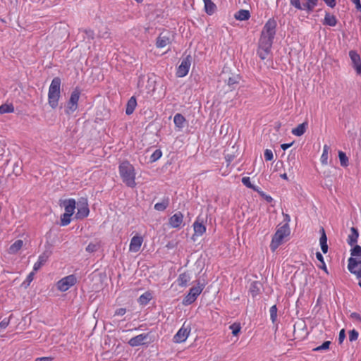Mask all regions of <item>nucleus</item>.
<instances>
[{
	"mask_svg": "<svg viewBox=\"0 0 361 361\" xmlns=\"http://www.w3.org/2000/svg\"><path fill=\"white\" fill-rule=\"evenodd\" d=\"M169 199L164 200L161 202H157L154 204V209L157 211H164L169 206Z\"/></svg>",
	"mask_w": 361,
	"mask_h": 361,
	"instance_id": "36",
	"label": "nucleus"
},
{
	"mask_svg": "<svg viewBox=\"0 0 361 361\" xmlns=\"http://www.w3.org/2000/svg\"><path fill=\"white\" fill-rule=\"evenodd\" d=\"M71 216L70 214L64 213L61 216V225L63 226H68L71 221Z\"/></svg>",
	"mask_w": 361,
	"mask_h": 361,
	"instance_id": "38",
	"label": "nucleus"
},
{
	"mask_svg": "<svg viewBox=\"0 0 361 361\" xmlns=\"http://www.w3.org/2000/svg\"><path fill=\"white\" fill-rule=\"evenodd\" d=\"M61 80L59 77H55L51 80L48 91V104L52 109L59 106L61 97Z\"/></svg>",
	"mask_w": 361,
	"mask_h": 361,
	"instance_id": "2",
	"label": "nucleus"
},
{
	"mask_svg": "<svg viewBox=\"0 0 361 361\" xmlns=\"http://www.w3.org/2000/svg\"><path fill=\"white\" fill-rule=\"evenodd\" d=\"M324 3L330 8H333L336 6V0H323Z\"/></svg>",
	"mask_w": 361,
	"mask_h": 361,
	"instance_id": "53",
	"label": "nucleus"
},
{
	"mask_svg": "<svg viewBox=\"0 0 361 361\" xmlns=\"http://www.w3.org/2000/svg\"><path fill=\"white\" fill-rule=\"evenodd\" d=\"M240 80V77L237 74H232L227 80H225L227 85L233 90L235 85H238Z\"/></svg>",
	"mask_w": 361,
	"mask_h": 361,
	"instance_id": "26",
	"label": "nucleus"
},
{
	"mask_svg": "<svg viewBox=\"0 0 361 361\" xmlns=\"http://www.w3.org/2000/svg\"><path fill=\"white\" fill-rule=\"evenodd\" d=\"M162 156V152L160 149H156L150 157V161L154 162L159 159Z\"/></svg>",
	"mask_w": 361,
	"mask_h": 361,
	"instance_id": "40",
	"label": "nucleus"
},
{
	"mask_svg": "<svg viewBox=\"0 0 361 361\" xmlns=\"http://www.w3.org/2000/svg\"><path fill=\"white\" fill-rule=\"evenodd\" d=\"M359 236L358 231L355 227L350 228V233L348 236L347 242L350 245H353L357 243Z\"/></svg>",
	"mask_w": 361,
	"mask_h": 361,
	"instance_id": "24",
	"label": "nucleus"
},
{
	"mask_svg": "<svg viewBox=\"0 0 361 361\" xmlns=\"http://www.w3.org/2000/svg\"><path fill=\"white\" fill-rule=\"evenodd\" d=\"M99 248V245L96 243H90L87 247H86V251L88 252H96Z\"/></svg>",
	"mask_w": 361,
	"mask_h": 361,
	"instance_id": "45",
	"label": "nucleus"
},
{
	"mask_svg": "<svg viewBox=\"0 0 361 361\" xmlns=\"http://www.w3.org/2000/svg\"><path fill=\"white\" fill-rule=\"evenodd\" d=\"M331 344V342L327 341L324 342L321 345L317 346V348H314V351H321L324 350H327L329 348V345Z\"/></svg>",
	"mask_w": 361,
	"mask_h": 361,
	"instance_id": "43",
	"label": "nucleus"
},
{
	"mask_svg": "<svg viewBox=\"0 0 361 361\" xmlns=\"http://www.w3.org/2000/svg\"><path fill=\"white\" fill-rule=\"evenodd\" d=\"M322 234L319 239L321 249L324 253H326L328 251L327 238L325 234L324 228H322Z\"/></svg>",
	"mask_w": 361,
	"mask_h": 361,
	"instance_id": "34",
	"label": "nucleus"
},
{
	"mask_svg": "<svg viewBox=\"0 0 361 361\" xmlns=\"http://www.w3.org/2000/svg\"><path fill=\"white\" fill-rule=\"evenodd\" d=\"M358 336H359V334L356 330L353 329V330L350 331L349 336H348L350 341H356L358 338Z\"/></svg>",
	"mask_w": 361,
	"mask_h": 361,
	"instance_id": "50",
	"label": "nucleus"
},
{
	"mask_svg": "<svg viewBox=\"0 0 361 361\" xmlns=\"http://www.w3.org/2000/svg\"><path fill=\"white\" fill-rule=\"evenodd\" d=\"M355 5L357 11H361V3L360 0H350Z\"/></svg>",
	"mask_w": 361,
	"mask_h": 361,
	"instance_id": "56",
	"label": "nucleus"
},
{
	"mask_svg": "<svg viewBox=\"0 0 361 361\" xmlns=\"http://www.w3.org/2000/svg\"><path fill=\"white\" fill-rule=\"evenodd\" d=\"M269 312H270V318H271V320L272 321V322H274L276 319V317H277V307H276V305H273L270 307V310H269Z\"/></svg>",
	"mask_w": 361,
	"mask_h": 361,
	"instance_id": "42",
	"label": "nucleus"
},
{
	"mask_svg": "<svg viewBox=\"0 0 361 361\" xmlns=\"http://www.w3.org/2000/svg\"><path fill=\"white\" fill-rule=\"evenodd\" d=\"M11 317H12V315H11L8 318H4L0 322V330L5 329L8 326Z\"/></svg>",
	"mask_w": 361,
	"mask_h": 361,
	"instance_id": "44",
	"label": "nucleus"
},
{
	"mask_svg": "<svg viewBox=\"0 0 361 361\" xmlns=\"http://www.w3.org/2000/svg\"><path fill=\"white\" fill-rule=\"evenodd\" d=\"M242 183L244 185H245L248 188H251L255 191H258V190L251 183L250 178L248 176L243 177Z\"/></svg>",
	"mask_w": 361,
	"mask_h": 361,
	"instance_id": "39",
	"label": "nucleus"
},
{
	"mask_svg": "<svg viewBox=\"0 0 361 361\" xmlns=\"http://www.w3.org/2000/svg\"><path fill=\"white\" fill-rule=\"evenodd\" d=\"M273 39L260 37L257 54L262 60L266 59L271 52Z\"/></svg>",
	"mask_w": 361,
	"mask_h": 361,
	"instance_id": "4",
	"label": "nucleus"
},
{
	"mask_svg": "<svg viewBox=\"0 0 361 361\" xmlns=\"http://www.w3.org/2000/svg\"><path fill=\"white\" fill-rule=\"evenodd\" d=\"M110 34L108 31H105L104 33H99V37L102 38H108L109 37Z\"/></svg>",
	"mask_w": 361,
	"mask_h": 361,
	"instance_id": "60",
	"label": "nucleus"
},
{
	"mask_svg": "<svg viewBox=\"0 0 361 361\" xmlns=\"http://www.w3.org/2000/svg\"><path fill=\"white\" fill-rule=\"evenodd\" d=\"M77 283V278L74 274H71L60 279L57 283V289L61 292L68 290Z\"/></svg>",
	"mask_w": 361,
	"mask_h": 361,
	"instance_id": "9",
	"label": "nucleus"
},
{
	"mask_svg": "<svg viewBox=\"0 0 361 361\" xmlns=\"http://www.w3.org/2000/svg\"><path fill=\"white\" fill-rule=\"evenodd\" d=\"M234 17L238 20H247L250 18V13L248 10L240 9L235 13Z\"/></svg>",
	"mask_w": 361,
	"mask_h": 361,
	"instance_id": "28",
	"label": "nucleus"
},
{
	"mask_svg": "<svg viewBox=\"0 0 361 361\" xmlns=\"http://www.w3.org/2000/svg\"><path fill=\"white\" fill-rule=\"evenodd\" d=\"M260 195L264 197V199L268 202H271L273 200V198L270 195H265L264 192H260Z\"/></svg>",
	"mask_w": 361,
	"mask_h": 361,
	"instance_id": "59",
	"label": "nucleus"
},
{
	"mask_svg": "<svg viewBox=\"0 0 361 361\" xmlns=\"http://www.w3.org/2000/svg\"><path fill=\"white\" fill-rule=\"evenodd\" d=\"M190 279L191 277L190 274L187 272H184L178 276L176 282L179 286L185 287L188 284Z\"/></svg>",
	"mask_w": 361,
	"mask_h": 361,
	"instance_id": "22",
	"label": "nucleus"
},
{
	"mask_svg": "<svg viewBox=\"0 0 361 361\" xmlns=\"http://www.w3.org/2000/svg\"><path fill=\"white\" fill-rule=\"evenodd\" d=\"M191 331V326L190 324L184 322L173 336V341L177 343H180L186 341Z\"/></svg>",
	"mask_w": 361,
	"mask_h": 361,
	"instance_id": "10",
	"label": "nucleus"
},
{
	"mask_svg": "<svg viewBox=\"0 0 361 361\" xmlns=\"http://www.w3.org/2000/svg\"><path fill=\"white\" fill-rule=\"evenodd\" d=\"M349 56L351 60L352 66L356 71L357 75H361V58L356 51L350 50Z\"/></svg>",
	"mask_w": 361,
	"mask_h": 361,
	"instance_id": "15",
	"label": "nucleus"
},
{
	"mask_svg": "<svg viewBox=\"0 0 361 361\" xmlns=\"http://www.w3.org/2000/svg\"><path fill=\"white\" fill-rule=\"evenodd\" d=\"M204 288V285L200 283H198L197 286L192 287L190 289L189 293L183 298L182 302L183 305H189L193 303L201 294Z\"/></svg>",
	"mask_w": 361,
	"mask_h": 361,
	"instance_id": "8",
	"label": "nucleus"
},
{
	"mask_svg": "<svg viewBox=\"0 0 361 361\" xmlns=\"http://www.w3.org/2000/svg\"><path fill=\"white\" fill-rule=\"evenodd\" d=\"M257 282H254L251 285L250 291L252 297H255L256 295H257L259 294V289L257 288Z\"/></svg>",
	"mask_w": 361,
	"mask_h": 361,
	"instance_id": "49",
	"label": "nucleus"
},
{
	"mask_svg": "<svg viewBox=\"0 0 361 361\" xmlns=\"http://www.w3.org/2000/svg\"><path fill=\"white\" fill-rule=\"evenodd\" d=\"M47 6H52L59 4L60 0H41Z\"/></svg>",
	"mask_w": 361,
	"mask_h": 361,
	"instance_id": "52",
	"label": "nucleus"
},
{
	"mask_svg": "<svg viewBox=\"0 0 361 361\" xmlns=\"http://www.w3.org/2000/svg\"><path fill=\"white\" fill-rule=\"evenodd\" d=\"M148 338L147 334H141L135 337L131 338L128 344L132 347H136L145 343V341Z\"/></svg>",
	"mask_w": 361,
	"mask_h": 361,
	"instance_id": "19",
	"label": "nucleus"
},
{
	"mask_svg": "<svg viewBox=\"0 0 361 361\" xmlns=\"http://www.w3.org/2000/svg\"><path fill=\"white\" fill-rule=\"evenodd\" d=\"M90 209L87 199L82 198L78 203V211L75 216L76 219H83L89 216Z\"/></svg>",
	"mask_w": 361,
	"mask_h": 361,
	"instance_id": "11",
	"label": "nucleus"
},
{
	"mask_svg": "<svg viewBox=\"0 0 361 361\" xmlns=\"http://www.w3.org/2000/svg\"><path fill=\"white\" fill-rule=\"evenodd\" d=\"M80 97V90L78 88L74 89L66 103L65 107L66 114L71 115L78 109Z\"/></svg>",
	"mask_w": 361,
	"mask_h": 361,
	"instance_id": "7",
	"label": "nucleus"
},
{
	"mask_svg": "<svg viewBox=\"0 0 361 361\" xmlns=\"http://www.w3.org/2000/svg\"><path fill=\"white\" fill-rule=\"evenodd\" d=\"M350 318L357 324H361V315L357 312H352L350 315Z\"/></svg>",
	"mask_w": 361,
	"mask_h": 361,
	"instance_id": "46",
	"label": "nucleus"
},
{
	"mask_svg": "<svg viewBox=\"0 0 361 361\" xmlns=\"http://www.w3.org/2000/svg\"><path fill=\"white\" fill-rule=\"evenodd\" d=\"M186 120L181 114H176L173 117V122L176 128L182 129Z\"/></svg>",
	"mask_w": 361,
	"mask_h": 361,
	"instance_id": "30",
	"label": "nucleus"
},
{
	"mask_svg": "<svg viewBox=\"0 0 361 361\" xmlns=\"http://www.w3.org/2000/svg\"><path fill=\"white\" fill-rule=\"evenodd\" d=\"M53 357H40L35 359V361H52Z\"/></svg>",
	"mask_w": 361,
	"mask_h": 361,
	"instance_id": "57",
	"label": "nucleus"
},
{
	"mask_svg": "<svg viewBox=\"0 0 361 361\" xmlns=\"http://www.w3.org/2000/svg\"><path fill=\"white\" fill-rule=\"evenodd\" d=\"M48 255L44 253L39 256L37 261L34 264L33 270L37 271L48 260Z\"/></svg>",
	"mask_w": 361,
	"mask_h": 361,
	"instance_id": "25",
	"label": "nucleus"
},
{
	"mask_svg": "<svg viewBox=\"0 0 361 361\" xmlns=\"http://www.w3.org/2000/svg\"><path fill=\"white\" fill-rule=\"evenodd\" d=\"M281 178L284 180H288V176L286 173H282L280 175Z\"/></svg>",
	"mask_w": 361,
	"mask_h": 361,
	"instance_id": "62",
	"label": "nucleus"
},
{
	"mask_svg": "<svg viewBox=\"0 0 361 361\" xmlns=\"http://www.w3.org/2000/svg\"><path fill=\"white\" fill-rule=\"evenodd\" d=\"M230 329L232 331V334L233 336H238L239 332L240 331L241 327L240 324L234 323L230 326Z\"/></svg>",
	"mask_w": 361,
	"mask_h": 361,
	"instance_id": "41",
	"label": "nucleus"
},
{
	"mask_svg": "<svg viewBox=\"0 0 361 361\" xmlns=\"http://www.w3.org/2000/svg\"><path fill=\"white\" fill-rule=\"evenodd\" d=\"M338 158L341 165L343 167H347L349 165L348 158L345 152L342 151L338 152Z\"/></svg>",
	"mask_w": 361,
	"mask_h": 361,
	"instance_id": "37",
	"label": "nucleus"
},
{
	"mask_svg": "<svg viewBox=\"0 0 361 361\" xmlns=\"http://www.w3.org/2000/svg\"><path fill=\"white\" fill-rule=\"evenodd\" d=\"M126 308H119L116 310L115 315L116 316H123L126 314Z\"/></svg>",
	"mask_w": 361,
	"mask_h": 361,
	"instance_id": "55",
	"label": "nucleus"
},
{
	"mask_svg": "<svg viewBox=\"0 0 361 361\" xmlns=\"http://www.w3.org/2000/svg\"><path fill=\"white\" fill-rule=\"evenodd\" d=\"M293 145V143H284V144H282L281 145V147L283 149V150H286L287 149H288L290 147H291V145Z\"/></svg>",
	"mask_w": 361,
	"mask_h": 361,
	"instance_id": "61",
	"label": "nucleus"
},
{
	"mask_svg": "<svg viewBox=\"0 0 361 361\" xmlns=\"http://www.w3.org/2000/svg\"><path fill=\"white\" fill-rule=\"evenodd\" d=\"M173 35L169 31L161 32L156 40V47L159 49L164 48L172 42Z\"/></svg>",
	"mask_w": 361,
	"mask_h": 361,
	"instance_id": "12",
	"label": "nucleus"
},
{
	"mask_svg": "<svg viewBox=\"0 0 361 361\" xmlns=\"http://www.w3.org/2000/svg\"><path fill=\"white\" fill-rule=\"evenodd\" d=\"M337 23H338V20L334 15L331 14L330 13L326 12L324 18L322 21L323 25L331 26V27H334L336 25Z\"/></svg>",
	"mask_w": 361,
	"mask_h": 361,
	"instance_id": "21",
	"label": "nucleus"
},
{
	"mask_svg": "<svg viewBox=\"0 0 361 361\" xmlns=\"http://www.w3.org/2000/svg\"><path fill=\"white\" fill-rule=\"evenodd\" d=\"M136 106H137V100H136V98L134 96H133L128 99V101L127 102L126 108V114L127 115L132 114L133 113V111H135Z\"/></svg>",
	"mask_w": 361,
	"mask_h": 361,
	"instance_id": "23",
	"label": "nucleus"
},
{
	"mask_svg": "<svg viewBox=\"0 0 361 361\" xmlns=\"http://www.w3.org/2000/svg\"><path fill=\"white\" fill-rule=\"evenodd\" d=\"M191 65V57L188 56L184 58L176 71V76L178 78H183L185 76L190 70Z\"/></svg>",
	"mask_w": 361,
	"mask_h": 361,
	"instance_id": "13",
	"label": "nucleus"
},
{
	"mask_svg": "<svg viewBox=\"0 0 361 361\" xmlns=\"http://www.w3.org/2000/svg\"><path fill=\"white\" fill-rule=\"evenodd\" d=\"M276 24L275 20H269L264 26L263 30L261 34V37H264L274 39L276 33Z\"/></svg>",
	"mask_w": 361,
	"mask_h": 361,
	"instance_id": "14",
	"label": "nucleus"
},
{
	"mask_svg": "<svg viewBox=\"0 0 361 361\" xmlns=\"http://www.w3.org/2000/svg\"><path fill=\"white\" fill-rule=\"evenodd\" d=\"M23 245V241L22 240H16L9 247V253L15 254L20 250Z\"/></svg>",
	"mask_w": 361,
	"mask_h": 361,
	"instance_id": "32",
	"label": "nucleus"
},
{
	"mask_svg": "<svg viewBox=\"0 0 361 361\" xmlns=\"http://www.w3.org/2000/svg\"><path fill=\"white\" fill-rule=\"evenodd\" d=\"M14 106L12 104H4L0 106V114L13 113Z\"/></svg>",
	"mask_w": 361,
	"mask_h": 361,
	"instance_id": "35",
	"label": "nucleus"
},
{
	"mask_svg": "<svg viewBox=\"0 0 361 361\" xmlns=\"http://www.w3.org/2000/svg\"><path fill=\"white\" fill-rule=\"evenodd\" d=\"M30 1H32V3H37V2L41 1V0H30Z\"/></svg>",
	"mask_w": 361,
	"mask_h": 361,
	"instance_id": "63",
	"label": "nucleus"
},
{
	"mask_svg": "<svg viewBox=\"0 0 361 361\" xmlns=\"http://www.w3.org/2000/svg\"><path fill=\"white\" fill-rule=\"evenodd\" d=\"M359 265H361V254L348 259V269L351 274L356 276L358 285L361 287V267H359Z\"/></svg>",
	"mask_w": 361,
	"mask_h": 361,
	"instance_id": "6",
	"label": "nucleus"
},
{
	"mask_svg": "<svg viewBox=\"0 0 361 361\" xmlns=\"http://www.w3.org/2000/svg\"><path fill=\"white\" fill-rule=\"evenodd\" d=\"M204 9L208 15H212L216 8L215 4L212 0H203Z\"/></svg>",
	"mask_w": 361,
	"mask_h": 361,
	"instance_id": "29",
	"label": "nucleus"
},
{
	"mask_svg": "<svg viewBox=\"0 0 361 361\" xmlns=\"http://www.w3.org/2000/svg\"><path fill=\"white\" fill-rule=\"evenodd\" d=\"M316 257L322 264V267H321V268L323 269L326 272H327V269L324 261V257L319 252H317L316 253Z\"/></svg>",
	"mask_w": 361,
	"mask_h": 361,
	"instance_id": "48",
	"label": "nucleus"
},
{
	"mask_svg": "<svg viewBox=\"0 0 361 361\" xmlns=\"http://www.w3.org/2000/svg\"><path fill=\"white\" fill-rule=\"evenodd\" d=\"M152 298L150 292H145L142 294L138 298V302L141 305H146Z\"/></svg>",
	"mask_w": 361,
	"mask_h": 361,
	"instance_id": "31",
	"label": "nucleus"
},
{
	"mask_svg": "<svg viewBox=\"0 0 361 361\" xmlns=\"http://www.w3.org/2000/svg\"><path fill=\"white\" fill-rule=\"evenodd\" d=\"M360 255H361V247L358 245H356L351 250V257L358 256Z\"/></svg>",
	"mask_w": 361,
	"mask_h": 361,
	"instance_id": "47",
	"label": "nucleus"
},
{
	"mask_svg": "<svg viewBox=\"0 0 361 361\" xmlns=\"http://www.w3.org/2000/svg\"><path fill=\"white\" fill-rule=\"evenodd\" d=\"M118 171L123 182L130 188L136 186L135 170L134 166L128 161H123L118 166Z\"/></svg>",
	"mask_w": 361,
	"mask_h": 361,
	"instance_id": "1",
	"label": "nucleus"
},
{
	"mask_svg": "<svg viewBox=\"0 0 361 361\" xmlns=\"http://www.w3.org/2000/svg\"><path fill=\"white\" fill-rule=\"evenodd\" d=\"M36 271H34V270L30 272L28 276H27V279H26V281L28 282V283H30L31 281H32L33 279H34V275H35V273Z\"/></svg>",
	"mask_w": 361,
	"mask_h": 361,
	"instance_id": "58",
	"label": "nucleus"
},
{
	"mask_svg": "<svg viewBox=\"0 0 361 361\" xmlns=\"http://www.w3.org/2000/svg\"><path fill=\"white\" fill-rule=\"evenodd\" d=\"M345 338V333L344 329H341L338 335V342L341 343Z\"/></svg>",
	"mask_w": 361,
	"mask_h": 361,
	"instance_id": "54",
	"label": "nucleus"
},
{
	"mask_svg": "<svg viewBox=\"0 0 361 361\" xmlns=\"http://www.w3.org/2000/svg\"><path fill=\"white\" fill-rule=\"evenodd\" d=\"M289 235L290 228L288 224H285L282 226L279 227L273 235L270 243V249L271 251H276V249L283 243L284 238Z\"/></svg>",
	"mask_w": 361,
	"mask_h": 361,
	"instance_id": "3",
	"label": "nucleus"
},
{
	"mask_svg": "<svg viewBox=\"0 0 361 361\" xmlns=\"http://www.w3.org/2000/svg\"><path fill=\"white\" fill-rule=\"evenodd\" d=\"M307 128V123L304 122L301 124H299L296 128H293L291 133L295 136H301L305 133Z\"/></svg>",
	"mask_w": 361,
	"mask_h": 361,
	"instance_id": "27",
	"label": "nucleus"
},
{
	"mask_svg": "<svg viewBox=\"0 0 361 361\" xmlns=\"http://www.w3.org/2000/svg\"><path fill=\"white\" fill-rule=\"evenodd\" d=\"M264 159L266 161H271L274 158L273 152L271 149H267L264 153Z\"/></svg>",
	"mask_w": 361,
	"mask_h": 361,
	"instance_id": "51",
	"label": "nucleus"
},
{
	"mask_svg": "<svg viewBox=\"0 0 361 361\" xmlns=\"http://www.w3.org/2000/svg\"><path fill=\"white\" fill-rule=\"evenodd\" d=\"M75 204H76V202L73 198L65 200L63 202V205L64 209H65L64 213H68L73 216L75 212Z\"/></svg>",
	"mask_w": 361,
	"mask_h": 361,
	"instance_id": "20",
	"label": "nucleus"
},
{
	"mask_svg": "<svg viewBox=\"0 0 361 361\" xmlns=\"http://www.w3.org/2000/svg\"><path fill=\"white\" fill-rule=\"evenodd\" d=\"M193 229L194 233L192 236V239L195 241L196 240L195 237L202 236L206 232V226L203 224V221H200V219L197 218V220L193 224Z\"/></svg>",
	"mask_w": 361,
	"mask_h": 361,
	"instance_id": "17",
	"label": "nucleus"
},
{
	"mask_svg": "<svg viewBox=\"0 0 361 361\" xmlns=\"http://www.w3.org/2000/svg\"><path fill=\"white\" fill-rule=\"evenodd\" d=\"M329 151V147L326 145H324L323 147V152L320 157V161L322 165L325 166L328 164Z\"/></svg>",
	"mask_w": 361,
	"mask_h": 361,
	"instance_id": "33",
	"label": "nucleus"
},
{
	"mask_svg": "<svg viewBox=\"0 0 361 361\" xmlns=\"http://www.w3.org/2000/svg\"><path fill=\"white\" fill-rule=\"evenodd\" d=\"M144 241L143 237L136 235L133 236L130 242L129 251L132 252H137L142 246Z\"/></svg>",
	"mask_w": 361,
	"mask_h": 361,
	"instance_id": "18",
	"label": "nucleus"
},
{
	"mask_svg": "<svg viewBox=\"0 0 361 361\" xmlns=\"http://www.w3.org/2000/svg\"><path fill=\"white\" fill-rule=\"evenodd\" d=\"M292 6L298 10L305 11L310 13L317 6L319 0H289Z\"/></svg>",
	"mask_w": 361,
	"mask_h": 361,
	"instance_id": "5",
	"label": "nucleus"
},
{
	"mask_svg": "<svg viewBox=\"0 0 361 361\" xmlns=\"http://www.w3.org/2000/svg\"><path fill=\"white\" fill-rule=\"evenodd\" d=\"M183 222V214L178 212L172 215L169 219V224L171 228H180Z\"/></svg>",
	"mask_w": 361,
	"mask_h": 361,
	"instance_id": "16",
	"label": "nucleus"
}]
</instances>
